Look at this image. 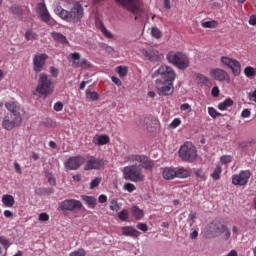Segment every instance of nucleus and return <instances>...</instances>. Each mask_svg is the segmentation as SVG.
<instances>
[{"label": "nucleus", "mask_w": 256, "mask_h": 256, "mask_svg": "<svg viewBox=\"0 0 256 256\" xmlns=\"http://www.w3.org/2000/svg\"><path fill=\"white\" fill-rule=\"evenodd\" d=\"M158 95L160 97H169L173 95L175 88L173 83L177 79L175 70L167 65L160 66L153 74Z\"/></svg>", "instance_id": "f257e3e1"}, {"label": "nucleus", "mask_w": 256, "mask_h": 256, "mask_svg": "<svg viewBox=\"0 0 256 256\" xmlns=\"http://www.w3.org/2000/svg\"><path fill=\"white\" fill-rule=\"evenodd\" d=\"M166 59L168 63H171V65L182 71L189 67V57L182 52L170 51L167 53Z\"/></svg>", "instance_id": "f03ea898"}, {"label": "nucleus", "mask_w": 256, "mask_h": 256, "mask_svg": "<svg viewBox=\"0 0 256 256\" xmlns=\"http://www.w3.org/2000/svg\"><path fill=\"white\" fill-rule=\"evenodd\" d=\"M178 155L186 163H195L197 161V148L191 142H185L179 149Z\"/></svg>", "instance_id": "7ed1b4c3"}, {"label": "nucleus", "mask_w": 256, "mask_h": 256, "mask_svg": "<svg viewBox=\"0 0 256 256\" xmlns=\"http://www.w3.org/2000/svg\"><path fill=\"white\" fill-rule=\"evenodd\" d=\"M123 175L126 181H132L133 183L145 181V175L143 174V170L138 165H130L124 167Z\"/></svg>", "instance_id": "20e7f679"}, {"label": "nucleus", "mask_w": 256, "mask_h": 256, "mask_svg": "<svg viewBox=\"0 0 256 256\" xmlns=\"http://www.w3.org/2000/svg\"><path fill=\"white\" fill-rule=\"evenodd\" d=\"M53 80L46 73H41L38 78L36 93L39 95H50L53 93Z\"/></svg>", "instance_id": "39448f33"}, {"label": "nucleus", "mask_w": 256, "mask_h": 256, "mask_svg": "<svg viewBox=\"0 0 256 256\" xmlns=\"http://www.w3.org/2000/svg\"><path fill=\"white\" fill-rule=\"evenodd\" d=\"M5 107L7 111L11 113L13 118L23 122V115H25V108H23L19 102L8 101L5 103Z\"/></svg>", "instance_id": "423d86ee"}, {"label": "nucleus", "mask_w": 256, "mask_h": 256, "mask_svg": "<svg viewBox=\"0 0 256 256\" xmlns=\"http://www.w3.org/2000/svg\"><path fill=\"white\" fill-rule=\"evenodd\" d=\"M121 7L130 11L136 15L135 19H137V15H141L143 12V8H141V2L139 0H115Z\"/></svg>", "instance_id": "0eeeda50"}, {"label": "nucleus", "mask_w": 256, "mask_h": 256, "mask_svg": "<svg viewBox=\"0 0 256 256\" xmlns=\"http://www.w3.org/2000/svg\"><path fill=\"white\" fill-rule=\"evenodd\" d=\"M220 62H221V65H224V67H228V69H231L235 77L241 75V63L236 59H232L227 56H222L220 58Z\"/></svg>", "instance_id": "6e6552de"}, {"label": "nucleus", "mask_w": 256, "mask_h": 256, "mask_svg": "<svg viewBox=\"0 0 256 256\" xmlns=\"http://www.w3.org/2000/svg\"><path fill=\"white\" fill-rule=\"evenodd\" d=\"M36 11L41 21L46 23V25H49L50 27H54V25H56L57 22H55V20L51 17V14H49V10H47L45 3H38Z\"/></svg>", "instance_id": "1a4fd4ad"}, {"label": "nucleus", "mask_w": 256, "mask_h": 256, "mask_svg": "<svg viewBox=\"0 0 256 256\" xmlns=\"http://www.w3.org/2000/svg\"><path fill=\"white\" fill-rule=\"evenodd\" d=\"M127 161H136L141 164L143 169L151 171L155 167V163L152 160H149L145 155H129L127 156Z\"/></svg>", "instance_id": "9d476101"}, {"label": "nucleus", "mask_w": 256, "mask_h": 256, "mask_svg": "<svg viewBox=\"0 0 256 256\" xmlns=\"http://www.w3.org/2000/svg\"><path fill=\"white\" fill-rule=\"evenodd\" d=\"M85 164V157L78 155V156H71L65 163L64 167L67 171H77L79 167Z\"/></svg>", "instance_id": "9b49d317"}, {"label": "nucleus", "mask_w": 256, "mask_h": 256, "mask_svg": "<svg viewBox=\"0 0 256 256\" xmlns=\"http://www.w3.org/2000/svg\"><path fill=\"white\" fill-rule=\"evenodd\" d=\"M83 204L79 200L66 199L60 203L59 209L61 211H81Z\"/></svg>", "instance_id": "f8f14e48"}, {"label": "nucleus", "mask_w": 256, "mask_h": 256, "mask_svg": "<svg viewBox=\"0 0 256 256\" xmlns=\"http://www.w3.org/2000/svg\"><path fill=\"white\" fill-rule=\"evenodd\" d=\"M249 179H251V171L242 170L239 174H234L232 176V185L243 187L249 183Z\"/></svg>", "instance_id": "ddd939ff"}, {"label": "nucleus", "mask_w": 256, "mask_h": 256, "mask_svg": "<svg viewBox=\"0 0 256 256\" xmlns=\"http://www.w3.org/2000/svg\"><path fill=\"white\" fill-rule=\"evenodd\" d=\"M47 59H49V55L45 53L35 54L33 56V71L35 73H41L43 67H45V63H47Z\"/></svg>", "instance_id": "4468645a"}, {"label": "nucleus", "mask_w": 256, "mask_h": 256, "mask_svg": "<svg viewBox=\"0 0 256 256\" xmlns=\"http://www.w3.org/2000/svg\"><path fill=\"white\" fill-rule=\"evenodd\" d=\"M71 59H73L72 67H74V69H79V68L89 69V67H91V62H89V60L87 59L81 60V54H79V52L72 53Z\"/></svg>", "instance_id": "2eb2a0df"}, {"label": "nucleus", "mask_w": 256, "mask_h": 256, "mask_svg": "<svg viewBox=\"0 0 256 256\" xmlns=\"http://www.w3.org/2000/svg\"><path fill=\"white\" fill-rule=\"evenodd\" d=\"M83 6L80 3L74 4L71 11H69L70 23H79L83 19Z\"/></svg>", "instance_id": "dca6fc26"}, {"label": "nucleus", "mask_w": 256, "mask_h": 256, "mask_svg": "<svg viewBox=\"0 0 256 256\" xmlns=\"http://www.w3.org/2000/svg\"><path fill=\"white\" fill-rule=\"evenodd\" d=\"M226 229H227V225L219 221H213L208 225L207 233L208 235H211V237H218V235H221V233Z\"/></svg>", "instance_id": "f3484780"}, {"label": "nucleus", "mask_w": 256, "mask_h": 256, "mask_svg": "<svg viewBox=\"0 0 256 256\" xmlns=\"http://www.w3.org/2000/svg\"><path fill=\"white\" fill-rule=\"evenodd\" d=\"M141 53L146 61L157 62L161 61V57H163V55L155 49H142Z\"/></svg>", "instance_id": "a211bd4d"}, {"label": "nucleus", "mask_w": 256, "mask_h": 256, "mask_svg": "<svg viewBox=\"0 0 256 256\" xmlns=\"http://www.w3.org/2000/svg\"><path fill=\"white\" fill-rule=\"evenodd\" d=\"M210 77L215 81H231L229 73L221 68H215L210 71Z\"/></svg>", "instance_id": "6ab92c4d"}, {"label": "nucleus", "mask_w": 256, "mask_h": 256, "mask_svg": "<svg viewBox=\"0 0 256 256\" xmlns=\"http://www.w3.org/2000/svg\"><path fill=\"white\" fill-rule=\"evenodd\" d=\"M21 123H23L21 120H17V118H13L12 120L9 119V116H5L2 121V127L3 129H6V131H13L15 127H21Z\"/></svg>", "instance_id": "aec40b11"}, {"label": "nucleus", "mask_w": 256, "mask_h": 256, "mask_svg": "<svg viewBox=\"0 0 256 256\" xmlns=\"http://www.w3.org/2000/svg\"><path fill=\"white\" fill-rule=\"evenodd\" d=\"M101 169V160L90 156L89 159L86 161V164L84 165V171H93Z\"/></svg>", "instance_id": "412c9836"}, {"label": "nucleus", "mask_w": 256, "mask_h": 256, "mask_svg": "<svg viewBox=\"0 0 256 256\" xmlns=\"http://www.w3.org/2000/svg\"><path fill=\"white\" fill-rule=\"evenodd\" d=\"M176 174L174 167H165L162 170V177L165 181H173V179H176Z\"/></svg>", "instance_id": "4be33fe9"}, {"label": "nucleus", "mask_w": 256, "mask_h": 256, "mask_svg": "<svg viewBox=\"0 0 256 256\" xmlns=\"http://www.w3.org/2000/svg\"><path fill=\"white\" fill-rule=\"evenodd\" d=\"M121 231L122 235L125 237H139V235H141V233L132 226H124L122 227Z\"/></svg>", "instance_id": "5701e85b"}, {"label": "nucleus", "mask_w": 256, "mask_h": 256, "mask_svg": "<svg viewBox=\"0 0 256 256\" xmlns=\"http://www.w3.org/2000/svg\"><path fill=\"white\" fill-rule=\"evenodd\" d=\"M176 179H187L191 177V171L185 167L175 168Z\"/></svg>", "instance_id": "b1692460"}, {"label": "nucleus", "mask_w": 256, "mask_h": 256, "mask_svg": "<svg viewBox=\"0 0 256 256\" xmlns=\"http://www.w3.org/2000/svg\"><path fill=\"white\" fill-rule=\"evenodd\" d=\"M92 142L94 143V145H98V146L107 145V143H109V136L103 135V134L101 135L97 134L93 138Z\"/></svg>", "instance_id": "393cba45"}, {"label": "nucleus", "mask_w": 256, "mask_h": 256, "mask_svg": "<svg viewBox=\"0 0 256 256\" xmlns=\"http://www.w3.org/2000/svg\"><path fill=\"white\" fill-rule=\"evenodd\" d=\"M81 199L88 205L89 209L97 207V199L94 196L81 195Z\"/></svg>", "instance_id": "a878e982"}, {"label": "nucleus", "mask_w": 256, "mask_h": 256, "mask_svg": "<svg viewBox=\"0 0 256 256\" xmlns=\"http://www.w3.org/2000/svg\"><path fill=\"white\" fill-rule=\"evenodd\" d=\"M2 203L4 205V207H13V205H15V198L13 197V195L10 194H4L2 196Z\"/></svg>", "instance_id": "bb28decb"}, {"label": "nucleus", "mask_w": 256, "mask_h": 256, "mask_svg": "<svg viewBox=\"0 0 256 256\" xmlns=\"http://www.w3.org/2000/svg\"><path fill=\"white\" fill-rule=\"evenodd\" d=\"M55 13L58 14L59 17L64 21H67L68 23H70L69 11L63 9L62 7H57L55 9Z\"/></svg>", "instance_id": "cd10ccee"}, {"label": "nucleus", "mask_w": 256, "mask_h": 256, "mask_svg": "<svg viewBox=\"0 0 256 256\" xmlns=\"http://www.w3.org/2000/svg\"><path fill=\"white\" fill-rule=\"evenodd\" d=\"M131 213L133 214V217L136 219V221H141V218L145 217V213L143 212V210H141L137 206L131 207Z\"/></svg>", "instance_id": "c85d7f7f"}, {"label": "nucleus", "mask_w": 256, "mask_h": 256, "mask_svg": "<svg viewBox=\"0 0 256 256\" xmlns=\"http://www.w3.org/2000/svg\"><path fill=\"white\" fill-rule=\"evenodd\" d=\"M195 77L198 85H205L206 87H209V85L211 84V82L209 81V78H207V76L203 74L197 73Z\"/></svg>", "instance_id": "c756f323"}, {"label": "nucleus", "mask_w": 256, "mask_h": 256, "mask_svg": "<svg viewBox=\"0 0 256 256\" xmlns=\"http://www.w3.org/2000/svg\"><path fill=\"white\" fill-rule=\"evenodd\" d=\"M221 173H223V168L221 164H216L213 173L210 175L214 181H219L221 179Z\"/></svg>", "instance_id": "7c9ffc66"}, {"label": "nucleus", "mask_w": 256, "mask_h": 256, "mask_svg": "<svg viewBox=\"0 0 256 256\" xmlns=\"http://www.w3.org/2000/svg\"><path fill=\"white\" fill-rule=\"evenodd\" d=\"M87 101H99V93L87 89L85 91Z\"/></svg>", "instance_id": "2f4dec72"}, {"label": "nucleus", "mask_w": 256, "mask_h": 256, "mask_svg": "<svg viewBox=\"0 0 256 256\" xmlns=\"http://www.w3.org/2000/svg\"><path fill=\"white\" fill-rule=\"evenodd\" d=\"M51 35H52L54 41H57L58 43H68L67 37L61 33L52 32Z\"/></svg>", "instance_id": "473e14b6"}, {"label": "nucleus", "mask_w": 256, "mask_h": 256, "mask_svg": "<svg viewBox=\"0 0 256 256\" xmlns=\"http://www.w3.org/2000/svg\"><path fill=\"white\" fill-rule=\"evenodd\" d=\"M232 105H233V101L231 100V98H228L224 102L218 105V109L220 111H226V109H229V107H232Z\"/></svg>", "instance_id": "72a5a7b5"}, {"label": "nucleus", "mask_w": 256, "mask_h": 256, "mask_svg": "<svg viewBox=\"0 0 256 256\" xmlns=\"http://www.w3.org/2000/svg\"><path fill=\"white\" fill-rule=\"evenodd\" d=\"M116 73H118L119 77H127V73H129V68L126 66H118L116 67Z\"/></svg>", "instance_id": "f704fd0d"}, {"label": "nucleus", "mask_w": 256, "mask_h": 256, "mask_svg": "<svg viewBox=\"0 0 256 256\" xmlns=\"http://www.w3.org/2000/svg\"><path fill=\"white\" fill-rule=\"evenodd\" d=\"M25 39H26V41H35V39H37V33H35L31 29H28L25 32Z\"/></svg>", "instance_id": "c9c22d12"}, {"label": "nucleus", "mask_w": 256, "mask_h": 256, "mask_svg": "<svg viewBox=\"0 0 256 256\" xmlns=\"http://www.w3.org/2000/svg\"><path fill=\"white\" fill-rule=\"evenodd\" d=\"M217 25H219V23L215 20L202 22V27H204V29H215Z\"/></svg>", "instance_id": "e433bc0d"}, {"label": "nucleus", "mask_w": 256, "mask_h": 256, "mask_svg": "<svg viewBox=\"0 0 256 256\" xmlns=\"http://www.w3.org/2000/svg\"><path fill=\"white\" fill-rule=\"evenodd\" d=\"M11 12L13 15H17V17H23V9L17 4L12 5Z\"/></svg>", "instance_id": "4c0bfd02"}, {"label": "nucleus", "mask_w": 256, "mask_h": 256, "mask_svg": "<svg viewBox=\"0 0 256 256\" xmlns=\"http://www.w3.org/2000/svg\"><path fill=\"white\" fill-rule=\"evenodd\" d=\"M99 29L101 33H103L104 37H107V39H113V34L109 30H107V28L105 27V25H103V23L100 24Z\"/></svg>", "instance_id": "58836bf2"}, {"label": "nucleus", "mask_w": 256, "mask_h": 256, "mask_svg": "<svg viewBox=\"0 0 256 256\" xmlns=\"http://www.w3.org/2000/svg\"><path fill=\"white\" fill-rule=\"evenodd\" d=\"M244 75H246L249 79H251V77H255L256 75V70L255 68L251 67V66H247L244 69Z\"/></svg>", "instance_id": "ea45409f"}, {"label": "nucleus", "mask_w": 256, "mask_h": 256, "mask_svg": "<svg viewBox=\"0 0 256 256\" xmlns=\"http://www.w3.org/2000/svg\"><path fill=\"white\" fill-rule=\"evenodd\" d=\"M45 177H46V179H48V183L52 187H55L57 185V181L55 180V177H53L52 173H50L49 171H45Z\"/></svg>", "instance_id": "a19ab883"}, {"label": "nucleus", "mask_w": 256, "mask_h": 256, "mask_svg": "<svg viewBox=\"0 0 256 256\" xmlns=\"http://www.w3.org/2000/svg\"><path fill=\"white\" fill-rule=\"evenodd\" d=\"M233 162V156L231 155H223L220 157V163L222 165H229V163Z\"/></svg>", "instance_id": "79ce46f5"}, {"label": "nucleus", "mask_w": 256, "mask_h": 256, "mask_svg": "<svg viewBox=\"0 0 256 256\" xmlns=\"http://www.w3.org/2000/svg\"><path fill=\"white\" fill-rule=\"evenodd\" d=\"M151 35L152 37H155V39H161V37H163V33L157 27L151 29Z\"/></svg>", "instance_id": "37998d69"}, {"label": "nucleus", "mask_w": 256, "mask_h": 256, "mask_svg": "<svg viewBox=\"0 0 256 256\" xmlns=\"http://www.w3.org/2000/svg\"><path fill=\"white\" fill-rule=\"evenodd\" d=\"M118 218L120 219V221H127V219H129V210L124 209L121 212H119Z\"/></svg>", "instance_id": "c03bdc74"}, {"label": "nucleus", "mask_w": 256, "mask_h": 256, "mask_svg": "<svg viewBox=\"0 0 256 256\" xmlns=\"http://www.w3.org/2000/svg\"><path fill=\"white\" fill-rule=\"evenodd\" d=\"M101 181H103V178L96 177L90 182V189H95V187H99L101 185Z\"/></svg>", "instance_id": "a18cd8bd"}, {"label": "nucleus", "mask_w": 256, "mask_h": 256, "mask_svg": "<svg viewBox=\"0 0 256 256\" xmlns=\"http://www.w3.org/2000/svg\"><path fill=\"white\" fill-rule=\"evenodd\" d=\"M208 113H209L210 117H212L213 119H216L217 117H221V113H219L213 107H208Z\"/></svg>", "instance_id": "49530a36"}, {"label": "nucleus", "mask_w": 256, "mask_h": 256, "mask_svg": "<svg viewBox=\"0 0 256 256\" xmlns=\"http://www.w3.org/2000/svg\"><path fill=\"white\" fill-rule=\"evenodd\" d=\"M124 191H128V193H133V191H135V189H137L135 187V184L132 183H125L123 186Z\"/></svg>", "instance_id": "de8ad7c7"}, {"label": "nucleus", "mask_w": 256, "mask_h": 256, "mask_svg": "<svg viewBox=\"0 0 256 256\" xmlns=\"http://www.w3.org/2000/svg\"><path fill=\"white\" fill-rule=\"evenodd\" d=\"M0 245H2L4 249H9L11 244L9 243V239H7L5 236H0Z\"/></svg>", "instance_id": "09e8293b"}, {"label": "nucleus", "mask_w": 256, "mask_h": 256, "mask_svg": "<svg viewBox=\"0 0 256 256\" xmlns=\"http://www.w3.org/2000/svg\"><path fill=\"white\" fill-rule=\"evenodd\" d=\"M110 209L111 211H119L121 209V206H119V203L117 202V200H112L110 202Z\"/></svg>", "instance_id": "8fccbe9b"}, {"label": "nucleus", "mask_w": 256, "mask_h": 256, "mask_svg": "<svg viewBox=\"0 0 256 256\" xmlns=\"http://www.w3.org/2000/svg\"><path fill=\"white\" fill-rule=\"evenodd\" d=\"M86 255H87V252H85V249L83 248H80L70 253V256H86Z\"/></svg>", "instance_id": "3c124183"}, {"label": "nucleus", "mask_w": 256, "mask_h": 256, "mask_svg": "<svg viewBox=\"0 0 256 256\" xmlns=\"http://www.w3.org/2000/svg\"><path fill=\"white\" fill-rule=\"evenodd\" d=\"M179 125H181V119H180V118H175V119L170 123L171 129H177V127H179Z\"/></svg>", "instance_id": "603ef678"}, {"label": "nucleus", "mask_w": 256, "mask_h": 256, "mask_svg": "<svg viewBox=\"0 0 256 256\" xmlns=\"http://www.w3.org/2000/svg\"><path fill=\"white\" fill-rule=\"evenodd\" d=\"M50 75H51V77H54V78L59 77V69L54 66H51L50 67Z\"/></svg>", "instance_id": "864d4df0"}, {"label": "nucleus", "mask_w": 256, "mask_h": 256, "mask_svg": "<svg viewBox=\"0 0 256 256\" xmlns=\"http://www.w3.org/2000/svg\"><path fill=\"white\" fill-rule=\"evenodd\" d=\"M224 233V239L225 241H229V239L231 238V231L229 230V228L226 226L225 230H222L221 235H223Z\"/></svg>", "instance_id": "5fc2aeb1"}, {"label": "nucleus", "mask_w": 256, "mask_h": 256, "mask_svg": "<svg viewBox=\"0 0 256 256\" xmlns=\"http://www.w3.org/2000/svg\"><path fill=\"white\" fill-rule=\"evenodd\" d=\"M196 177H198L199 179H203L205 181V179H207V176L205 175V172H203V170L199 169L195 172Z\"/></svg>", "instance_id": "6e6d98bb"}, {"label": "nucleus", "mask_w": 256, "mask_h": 256, "mask_svg": "<svg viewBox=\"0 0 256 256\" xmlns=\"http://www.w3.org/2000/svg\"><path fill=\"white\" fill-rule=\"evenodd\" d=\"M14 170L18 175H23V170L21 169V164L14 162Z\"/></svg>", "instance_id": "4d7b16f0"}, {"label": "nucleus", "mask_w": 256, "mask_h": 256, "mask_svg": "<svg viewBox=\"0 0 256 256\" xmlns=\"http://www.w3.org/2000/svg\"><path fill=\"white\" fill-rule=\"evenodd\" d=\"M111 81L117 85V87H121V85H123V82L121 81V79H119L117 76H112L111 77Z\"/></svg>", "instance_id": "13d9d810"}, {"label": "nucleus", "mask_w": 256, "mask_h": 256, "mask_svg": "<svg viewBox=\"0 0 256 256\" xmlns=\"http://www.w3.org/2000/svg\"><path fill=\"white\" fill-rule=\"evenodd\" d=\"M248 99L249 101L256 103V88L252 92L248 93Z\"/></svg>", "instance_id": "bf43d9fd"}, {"label": "nucleus", "mask_w": 256, "mask_h": 256, "mask_svg": "<svg viewBox=\"0 0 256 256\" xmlns=\"http://www.w3.org/2000/svg\"><path fill=\"white\" fill-rule=\"evenodd\" d=\"M136 227L140 231H144V233L149 231V228L147 227V224H145V223H138Z\"/></svg>", "instance_id": "052dcab7"}, {"label": "nucleus", "mask_w": 256, "mask_h": 256, "mask_svg": "<svg viewBox=\"0 0 256 256\" xmlns=\"http://www.w3.org/2000/svg\"><path fill=\"white\" fill-rule=\"evenodd\" d=\"M181 111H188V113H191V105L189 103H184L180 106Z\"/></svg>", "instance_id": "680f3d73"}, {"label": "nucleus", "mask_w": 256, "mask_h": 256, "mask_svg": "<svg viewBox=\"0 0 256 256\" xmlns=\"http://www.w3.org/2000/svg\"><path fill=\"white\" fill-rule=\"evenodd\" d=\"M39 221H49V214L43 212L39 214Z\"/></svg>", "instance_id": "e2e57ef3"}, {"label": "nucleus", "mask_w": 256, "mask_h": 256, "mask_svg": "<svg viewBox=\"0 0 256 256\" xmlns=\"http://www.w3.org/2000/svg\"><path fill=\"white\" fill-rule=\"evenodd\" d=\"M54 111H63V103L62 102H56L54 104Z\"/></svg>", "instance_id": "0e129e2a"}, {"label": "nucleus", "mask_w": 256, "mask_h": 256, "mask_svg": "<svg viewBox=\"0 0 256 256\" xmlns=\"http://www.w3.org/2000/svg\"><path fill=\"white\" fill-rule=\"evenodd\" d=\"M212 97H219V87L214 86L211 91Z\"/></svg>", "instance_id": "69168bd1"}, {"label": "nucleus", "mask_w": 256, "mask_h": 256, "mask_svg": "<svg viewBox=\"0 0 256 256\" xmlns=\"http://www.w3.org/2000/svg\"><path fill=\"white\" fill-rule=\"evenodd\" d=\"M98 201H99V203H107V195L101 194L98 197Z\"/></svg>", "instance_id": "338daca9"}, {"label": "nucleus", "mask_w": 256, "mask_h": 256, "mask_svg": "<svg viewBox=\"0 0 256 256\" xmlns=\"http://www.w3.org/2000/svg\"><path fill=\"white\" fill-rule=\"evenodd\" d=\"M249 25H256V16L252 15L249 19Z\"/></svg>", "instance_id": "774afa93"}]
</instances>
